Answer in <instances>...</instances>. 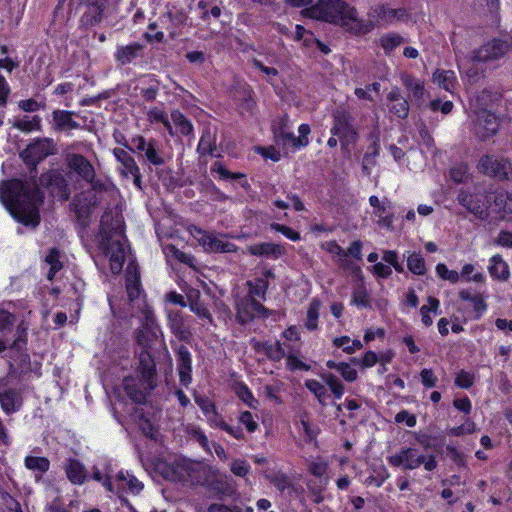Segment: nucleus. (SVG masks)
I'll list each match as a JSON object with an SVG mask.
<instances>
[{
  "mask_svg": "<svg viewBox=\"0 0 512 512\" xmlns=\"http://www.w3.org/2000/svg\"><path fill=\"white\" fill-rule=\"evenodd\" d=\"M53 153L52 139L42 138L30 143L20 154L25 164L31 167L29 180L13 179L0 188V200L11 216L32 229L40 224V206L44 202V194L36 181V166Z\"/></svg>",
  "mask_w": 512,
  "mask_h": 512,
  "instance_id": "nucleus-1",
  "label": "nucleus"
},
{
  "mask_svg": "<svg viewBox=\"0 0 512 512\" xmlns=\"http://www.w3.org/2000/svg\"><path fill=\"white\" fill-rule=\"evenodd\" d=\"M306 17L339 24L348 29H354L358 25L357 13L342 0H318V2L302 11Z\"/></svg>",
  "mask_w": 512,
  "mask_h": 512,
  "instance_id": "nucleus-2",
  "label": "nucleus"
},
{
  "mask_svg": "<svg viewBox=\"0 0 512 512\" xmlns=\"http://www.w3.org/2000/svg\"><path fill=\"white\" fill-rule=\"evenodd\" d=\"M110 218L111 212L106 211L101 217L100 227L106 239L105 250L110 260V269L112 273L118 274L126 259L125 243L127 239L120 220H116L115 224L110 227L108 224Z\"/></svg>",
  "mask_w": 512,
  "mask_h": 512,
  "instance_id": "nucleus-3",
  "label": "nucleus"
},
{
  "mask_svg": "<svg viewBox=\"0 0 512 512\" xmlns=\"http://www.w3.org/2000/svg\"><path fill=\"white\" fill-rule=\"evenodd\" d=\"M388 463L394 467L404 470H414L421 465L426 471H433L437 468L438 462L434 455H424L417 448L405 447L387 458Z\"/></svg>",
  "mask_w": 512,
  "mask_h": 512,
  "instance_id": "nucleus-4",
  "label": "nucleus"
},
{
  "mask_svg": "<svg viewBox=\"0 0 512 512\" xmlns=\"http://www.w3.org/2000/svg\"><path fill=\"white\" fill-rule=\"evenodd\" d=\"M67 167L77 175V177L90 184L92 190H106V183L97 178L96 171L92 163L83 155L78 153H68L65 157Z\"/></svg>",
  "mask_w": 512,
  "mask_h": 512,
  "instance_id": "nucleus-5",
  "label": "nucleus"
},
{
  "mask_svg": "<svg viewBox=\"0 0 512 512\" xmlns=\"http://www.w3.org/2000/svg\"><path fill=\"white\" fill-rule=\"evenodd\" d=\"M512 49V37L505 35L493 38L473 51L471 61L492 62L504 57Z\"/></svg>",
  "mask_w": 512,
  "mask_h": 512,
  "instance_id": "nucleus-6",
  "label": "nucleus"
},
{
  "mask_svg": "<svg viewBox=\"0 0 512 512\" xmlns=\"http://www.w3.org/2000/svg\"><path fill=\"white\" fill-rule=\"evenodd\" d=\"M457 200L460 205L479 219L484 220L488 217L490 197L480 187L476 186L473 193L461 189L457 195Z\"/></svg>",
  "mask_w": 512,
  "mask_h": 512,
  "instance_id": "nucleus-7",
  "label": "nucleus"
},
{
  "mask_svg": "<svg viewBox=\"0 0 512 512\" xmlns=\"http://www.w3.org/2000/svg\"><path fill=\"white\" fill-rule=\"evenodd\" d=\"M141 327L139 328L136 341L143 350H151L159 340L161 331L156 323L155 315L150 307L145 305L142 309Z\"/></svg>",
  "mask_w": 512,
  "mask_h": 512,
  "instance_id": "nucleus-8",
  "label": "nucleus"
},
{
  "mask_svg": "<svg viewBox=\"0 0 512 512\" xmlns=\"http://www.w3.org/2000/svg\"><path fill=\"white\" fill-rule=\"evenodd\" d=\"M130 147L133 151L140 153L145 159L154 166H162L166 163L165 153L161 149L160 143L153 138H145L137 135L131 138Z\"/></svg>",
  "mask_w": 512,
  "mask_h": 512,
  "instance_id": "nucleus-9",
  "label": "nucleus"
},
{
  "mask_svg": "<svg viewBox=\"0 0 512 512\" xmlns=\"http://www.w3.org/2000/svg\"><path fill=\"white\" fill-rule=\"evenodd\" d=\"M103 486L108 491L118 494L121 502L131 510H134L132 505L120 494L122 492L138 494L143 489V484L135 476L124 472H119L116 475L114 482H112L109 478H106V480L103 482Z\"/></svg>",
  "mask_w": 512,
  "mask_h": 512,
  "instance_id": "nucleus-10",
  "label": "nucleus"
},
{
  "mask_svg": "<svg viewBox=\"0 0 512 512\" xmlns=\"http://www.w3.org/2000/svg\"><path fill=\"white\" fill-rule=\"evenodd\" d=\"M333 126L331 133L340 138L342 146L354 143L357 140V132L352 126V116L344 108H338L333 114Z\"/></svg>",
  "mask_w": 512,
  "mask_h": 512,
  "instance_id": "nucleus-11",
  "label": "nucleus"
},
{
  "mask_svg": "<svg viewBox=\"0 0 512 512\" xmlns=\"http://www.w3.org/2000/svg\"><path fill=\"white\" fill-rule=\"evenodd\" d=\"M477 167L480 172L500 180H508L512 174L510 162L496 156L484 155L479 160Z\"/></svg>",
  "mask_w": 512,
  "mask_h": 512,
  "instance_id": "nucleus-12",
  "label": "nucleus"
},
{
  "mask_svg": "<svg viewBox=\"0 0 512 512\" xmlns=\"http://www.w3.org/2000/svg\"><path fill=\"white\" fill-rule=\"evenodd\" d=\"M41 185L50 190L52 196L63 201L70 195L68 182L65 177L57 170H50L42 174L39 178L38 186Z\"/></svg>",
  "mask_w": 512,
  "mask_h": 512,
  "instance_id": "nucleus-13",
  "label": "nucleus"
},
{
  "mask_svg": "<svg viewBox=\"0 0 512 512\" xmlns=\"http://www.w3.org/2000/svg\"><path fill=\"white\" fill-rule=\"evenodd\" d=\"M255 316H268V310L256 299L243 297L236 303V317L239 323L246 324Z\"/></svg>",
  "mask_w": 512,
  "mask_h": 512,
  "instance_id": "nucleus-14",
  "label": "nucleus"
},
{
  "mask_svg": "<svg viewBox=\"0 0 512 512\" xmlns=\"http://www.w3.org/2000/svg\"><path fill=\"white\" fill-rule=\"evenodd\" d=\"M141 376L143 387L146 390L152 391L156 387V364L152 357L151 351L141 350L139 353V365L137 368Z\"/></svg>",
  "mask_w": 512,
  "mask_h": 512,
  "instance_id": "nucleus-15",
  "label": "nucleus"
},
{
  "mask_svg": "<svg viewBox=\"0 0 512 512\" xmlns=\"http://www.w3.org/2000/svg\"><path fill=\"white\" fill-rule=\"evenodd\" d=\"M113 154L120 163L118 169L121 175L126 178L132 176L133 183L135 184V186L141 189L142 187L140 169L137 166L134 158L122 148H115L113 150Z\"/></svg>",
  "mask_w": 512,
  "mask_h": 512,
  "instance_id": "nucleus-16",
  "label": "nucleus"
},
{
  "mask_svg": "<svg viewBox=\"0 0 512 512\" xmlns=\"http://www.w3.org/2000/svg\"><path fill=\"white\" fill-rule=\"evenodd\" d=\"M499 128V121L495 114L482 109L477 112L476 132L482 139H488L493 136Z\"/></svg>",
  "mask_w": 512,
  "mask_h": 512,
  "instance_id": "nucleus-17",
  "label": "nucleus"
},
{
  "mask_svg": "<svg viewBox=\"0 0 512 512\" xmlns=\"http://www.w3.org/2000/svg\"><path fill=\"white\" fill-rule=\"evenodd\" d=\"M168 326L172 333L180 340L187 341L191 337L188 317L179 310L167 311Z\"/></svg>",
  "mask_w": 512,
  "mask_h": 512,
  "instance_id": "nucleus-18",
  "label": "nucleus"
},
{
  "mask_svg": "<svg viewBox=\"0 0 512 512\" xmlns=\"http://www.w3.org/2000/svg\"><path fill=\"white\" fill-rule=\"evenodd\" d=\"M80 4L86 7L80 19L83 27H93L102 21L106 3L98 2L97 0H80Z\"/></svg>",
  "mask_w": 512,
  "mask_h": 512,
  "instance_id": "nucleus-19",
  "label": "nucleus"
},
{
  "mask_svg": "<svg viewBox=\"0 0 512 512\" xmlns=\"http://www.w3.org/2000/svg\"><path fill=\"white\" fill-rule=\"evenodd\" d=\"M197 232V240L207 251L220 253H231L236 251V245L229 241H223L217 236L202 230H197Z\"/></svg>",
  "mask_w": 512,
  "mask_h": 512,
  "instance_id": "nucleus-20",
  "label": "nucleus"
},
{
  "mask_svg": "<svg viewBox=\"0 0 512 512\" xmlns=\"http://www.w3.org/2000/svg\"><path fill=\"white\" fill-rule=\"evenodd\" d=\"M177 369L179 380L184 386H188L192 381V357L185 345H180L176 349Z\"/></svg>",
  "mask_w": 512,
  "mask_h": 512,
  "instance_id": "nucleus-21",
  "label": "nucleus"
},
{
  "mask_svg": "<svg viewBox=\"0 0 512 512\" xmlns=\"http://www.w3.org/2000/svg\"><path fill=\"white\" fill-rule=\"evenodd\" d=\"M125 287L128 299L131 303L137 300L142 292L140 273L134 261L128 263L125 275Z\"/></svg>",
  "mask_w": 512,
  "mask_h": 512,
  "instance_id": "nucleus-22",
  "label": "nucleus"
},
{
  "mask_svg": "<svg viewBox=\"0 0 512 512\" xmlns=\"http://www.w3.org/2000/svg\"><path fill=\"white\" fill-rule=\"evenodd\" d=\"M389 112L400 119H405L409 114V103L401 94L398 87H394L386 96Z\"/></svg>",
  "mask_w": 512,
  "mask_h": 512,
  "instance_id": "nucleus-23",
  "label": "nucleus"
},
{
  "mask_svg": "<svg viewBox=\"0 0 512 512\" xmlns=\"http://www.w3.org/2000/svg\"><path fill=\"white\" fill-rule=\"evenodd\" d=\"M401 80L408 92L411 102L420 107L424 103V82L410 74H403Z\"/></svg>",
  "mask_w": 512,
  "mask_h": 512,
  "instance_id": "nucleus-24",
  "label": "nucleus"
},
{
  "mask_svg": "<svg viewBox=\"0 0 512 512\" xmlns=\"http://www.w3.org/2000/svg\"><path fill=\"white\" fill-rule=\"evenodd\" d=\"M176 469L183 480L199 482L202 478L203 465L200 462L183 459L176 463Z\"/></svg>",
  "mask_w": 512,
  "mask_h": 512,
  "instance_id": "nucleus-25",
  "label": "nucleus"
},
{
  "mask_svg": "<svg viewBox=\"0 0 512 512\" xmlns=\"http://www.w3.org/2000/svg\"><path fill=\"white\" fill-rule=\"evenodd\" d=\"M144 46L134 42L125 46H118L114 54L115 60L122 66L130 64L143 52Z\"/></svg>",
  "mask_w": 512,
  "mask_h": 512,
  "instance_id": "nucleus-26",
  "label": "nucleus"
},
{
  "mask_svg": "<svg viewBox=\"0 0 512 512\" xmlns=\"http://www.w3.org/2000/svg\"><path fill=\"white\" fill-rule=\"evenodd\" d=\"M74 113L66 110H54L52 119L54 128L58 131H71L80 128V124L73 119Z\"/></svg>",
  "mask_w": 512,
  "mask_h": 512,
  "instance_id": "nucleus-27",
  "label": "nucleus"
},
{
  "mask_svg": "<svg viewBox=\"0 0 512 512\" xmlns=\"http://www.w3.org/2000/svg\"><path fill=\"white\" fill-rule=\"evenodd\" d=\"M487 269L490 276L495 280L505 282L510 277L509 266L499 254L493 255L489 259V265Z\"/></svg>",
  "mask_w": 512,
  "mask_h": 512,
  "instance_id": "nucleus-28",
  "label": "nucleus"
},
{
  "mask_svg": "<svg viewBox=\"0 0 512 512\" xmlns=\"http://www.w3.org/2000/svg\"><path fill=\"white\" fill-rule=\"evenodd\" d=\"M247 249L248 252L253 256H263L273 259L279 258L284 253L280 245L270 242L253 244L250 245Z\"/></svg>",
  "mask_w": 512,
  "mask_h": 512,
  "instance_id": "nucleus-29",
  "label": "nucleus"
},
{
  "mask_svg": "<svg viewBox=\"0 0 512 512\" xmlns=\"http://www.w3.org/2000/svg\"><path fill=\"white\" fill-rule=\"evenodd\" d=\"M67 478L71 483L81 485L86 479V469L84 465L76 459H68L65 466Z\"/></svg>",
  "mask_w": 512,
  "mask_h": 512,
  "instance_id": "nucleus-30",
  "label": "nucleus"
},
{
  "mask_svg": "<svg viewBox=\"0 0 512 512\" xmlns=\"http://www.w3.org/2000/svg\"><path fill=\"white\" fill-rule=\"evenodd\" d=\"M123 386L129 398L136 403H142L145 400L146 392H150L149 390L144 389L142 381L140 387H138L132 377L124 378Z\"/></svg>",
  "mask_w": 512,
  "mask_h": 512,
  "instance_id": "nucleus-31",
  "label": "nucleus"
},
{
  "mask_svg": "<svg viewBox=\"0 0 512 512\" xmlns=\"http://www.w3.org/2000/svg\"><path fill=\"white\" fill-rule=\"evenodd\" d=\"M0 404L1 408L6 414H12L19 410L20 401L18 397V393L15 390H6L4 392H0Z\"/></svg>",
  "mask_w": 512,
  "mask_h": 512,
  "instance_id": "nucleus-32",
  "label": "nucleus"
},
{
  "mask_svg": "<svg viewBox=\"0 0 512 512\" xmlns=\"http://www.w3.org/2000/svg\"><path fill=\"white\" fill-rule=\"evenodd\" d=\"M379 20L385 23H392L395 20L404 21L407 19V11L405 9H391L385 6H379L375 9Z\"/></svg>",
  "mask_w": 512,
  "mask_h": 512,
  "instance_id": "nucleus-33",
  "label": "nucleus"
},
{
  "mask_svg": "<svg viewBox=\"0 0 512 512\" xmlns=\"http://www.w3.org/2000/svg\"><path fill=\"white\" fill-rule=\"evenodd\" d=\"M459 297L463 301L471 302L474 311L477 313V318H479L484 311L487 309V304L485 302V298L482 294H472L470 290L463 289L459 292Z\"/></svg>",
  "mask_w": 512,
  "mask_h": 512,
  "instance_id": "nucleus-34",
  "label": "nucleus"
},
{
  "mask_svg": "<svg viewBox=\"0 0 512 512\" xmlns=\"http://www.w3.org/2000/svg\"><path fill=\"white\" fill-rule=\"evenodd\" d=\"M433 82L444 90L451 92L456 84V75L451 70H437L433 74Z\"/></svg>",
  "mask_w": 512,
  "mask_h": 512,
  "instance_id": "nucleus-35",
  "label": "nucleus"
},
{
  "mask_svg": "<svg viewBox=\"0 0 512 512\" xmlns=\"http://www.w3.org/2000/svg\"><path fill=\"white\" fill-rule=\"evenodd\" d=\"M200 293L196 290L191 291L188 294V306L192 312H194L200 318H206L212 322V316L208 308L199 301Z\"/></svg>",
  "mask_w": 512,
  "mask_h": 512,
  "instance_id": "nucleus-36",
  "label": "nucleus"
},
{
  "mask_svg": "<svg viewBox=\"0 0 512 512\" xmlns=\"http://www.w3.org/2000/svg\"><path fill=\"white\" fill-rule=\"evenodd\" d=\"M493 201L499 213L512 214V192L498 191Z\"/></svg>",
  "mask_w": 512,
  "mask_h": 512,
  "instance_id": "nucleus-37",
  "label": "nucleus"
},
{
  "mask_svg": "<svg viewBox=\"0 0 512 512\" xmlns=\"http://www.w3.org/2000/svg\"><path fill=\"white\" fill-rule=\"evenodd\" d=\"M61 255L60 252L56 248H52L49 250L48 254L45 257V262L49 265V271L47 273V279L53 280L56 273L60 271L63 267V264L60 260Z\"/></svg>",
  "mask_w": 512,
  "mask_h": 512,
  "instance_id": "nucleus-38",
  "label": "nucleus"
},
{
  "mask_svg": "<svg viewBox=\"0 0 512 512\" xmlns=\"http://www.w3.org/2000/svg\"><path fill=\"white\" fill-rule=\"evenodd\" d=\"M405 42L404 38L397 33L384 34L380 38V45L386 55H390L397 47Z\"/></svg>",
  "mask_w": 512,
  "mask_h": 512,
  "instance_id": "nucleus-39",
  "label": "nucleus"
},
{
  "mask_svg": "<svg viewBox=\"0 0 512 512\" xmlns=\"http://www.w3.org/2000/svg\"><path fill=\"white\" fill-rule=\"evenodd\" d=\"M269 482L280 492L289 490L292 487L291 478L283 472H273L266 475Z\"/></svg>",
  "mask_w": 512,
  "mask_h": 512,
  "instance_id": "nucleus-40",
  "label": "nucleus"
},
{
  "mask_svg": "<svg viewBox=\"0 0 512 512\" xmlns=\"http://www.w3.org/2000/svg\"><path fill=\"white\" fill-rule=\"evenodd\" d=\"M171 119L174 123V126L182 135H190L193 131V126L191 122L178 110H175L171 113Z\"/></svg>",
  "mask_w": 512,
  "mask_h": 512,
  "instance_id": "nucleus-41",
  "label": "nucleus"
},
{
  "mask_svg": "<svg viewBox=\"0 0 512 512\" xmlns=\"http://www.w3.org/2000/svg\"><path fill=\"white\" fill-rule=\"evenodd\" d=\"M13 126L22 132H31L33 130L41 129V118L37 115L33 117L25 116L22 119H18L14 122Z\"/></svg>",
  "mask_w": 512,
  "mask_h": 512,
  "instance_id": "nucleus-42",
  "label": "nucleus"
},
{
  "mask_svg": "<svg viewBox=\"0 0 512 512\" xmlns=\"http://www.w3.org/2000/svg\"><path fill=\"white\" fill-rule=\"evenodd\" d=\"M274 135L278 143L283 146H292L298 148V142L296 136L288 131L285 124L274 130Z\"/></svg>",
  "mask_w": 512,
  "mask_h": 512,
  "instance_id": "nucleus-43",
  "label": "nucleus"
},
{
  "mask_svg": "<svg viewBox=\"0 0 512 512\" xmlns=\"http://www.w3.org/2000/svg\"><path fill=\"white\" fill-rule=\"evenodd\" d=\"M320 307L321 301L317 298H313L308 307L307 320L305 323V326L308 330L312 331L317 328Z\"/></svg>",
  "mask_w": 512,
  "mask_h": 512,
  "instance_id": "nucleus-44",
  "label": "nucleus"
},
{
  "mask_svg": "<svg viewBox=\"0 0 512 512\" xmlns=\"http://www.w3.org/2000/svg\"><path fill=\"white\" fill-rule=\"evenodd\" d=\"M18 107L24 112H36L46 107L45 98L37 95L35 98L20 100Z\"/></svg>",
  "mask_w": 512,
  "mask_h": 512,
  "instance_id": "nucleus-45",
  "label": "nucleus"
},
{
  "mask_svg": "<svg viewBox=\"0 0 512 512\" xmlns=\"http://www.w3.org/2000/svg\"><path fill=\"white\" fill-rule=\"evenodd\" d=\"M249 294L247 297L265 298V294L268 288V281L265 278H257L254 281H248Z\"/></svg>",
  "mask_w": 512,
  "mask_h": 512,
  "instance_id": "nucleus-46",
  "label": "nucleus"
},
{
  "mask_svg": "<svg viewBox=\"0 0 512 512\" xmlns=\"http://www.w3.org/2000/svg\"><path fill=\"white\" fill-rule=\"evenodd\" d=\"M407 267L415 275H424L427 271L424 258L419 253L407 257Z\"/></svg>",
  "mask_w": 512,
  "mask_h": 512,
  "instance_id": "nucleus-47",
  "label": "nucleus"
},
{
  "mask_svg": "<svg viewBox=\"0 0 512 512\" xmlns=\"http://www.w3.org/2000/svg\"><path fill=\"white\" fill-rule=\"evenodd\" d=\"M25 466L29 470L38 471L43 474L49 470L50 461L46 457L27 456Z\"/></svg>",
  "mask_w": 512,
  "mask_h": 512,
  "instance_id": "nucleus-48",
  "label": "nucleus"
},
{
  "mask_svg": "<svg viewBox=\"0 0 512 512\" xmlns=\"http://www.w3.org/2000/svg\"><path fill=\"white\" fill-rule=\"evenodd\" d=\"M321 378L328 385L334 396L340 399L344 393L342 382L330 372L322 373Z\"/></svg>",
  "mask_w": 512,
  "mask_h": 512,
  "instance_id": "nucleus-49",
  "label": "nucleus"
},
{
  "mask_svg": "<svg viewBox=\"0 0 512 512\" xmlns=\"http://www.w3.org/2000/svg\"><path fill=\"white\" fill-rule=\"evenodd\" d=\"M428 304H429L428 306L424 305L420 309L421 321L427 327L431 326L433 323V320L430 317L429 313L433 312V313L437 314L440 302L437 298L429 297Z\"/></svg>",
  "mask_w": 512,
  "mask_h": 512,
  "instance_id": "nucleus-50",
  "label": "nucleus"
},
{
  "mask_svg": "<svg viewBox=\"0 0 512 512\" xmlns=\"http://www.w3.org/2000/svg\"><path fill=\"white\" fill-rule=\"evenodd\" d=\"M459 275L466 282L473 281L475 283H484L486 281L485 275L481 272H476V268L473 264H465Z\"/></svg>",
  "mask_w": 512,
  "mask_h": 512,
  "instance_id": "nucleus-51",
  "label": "nucleus"
},
{
  "mask_svg": "<svg viewBox=\"0 0 512 512\" xmlns=\"http://www.w3.org/2000/svg\"><path fill=\"white\" fill-rule=\"evenodd\" d=\"M350 342L351 340L348 336L337 337L333 340V344L336 347H342L343 351L348 354H352L363 347L359 340H353L352 343Z\"/></svg>",
  "mask_w": 512,
  "mask_h": 512,
  "instance_id": "nucleus-52",
  "label": "nucleus"
},
{
  "mask_svg": "<svg viewBox=\"0 0 512 512\" xmlns=\"http://www.w3.org/2000/svg\"><path fill=\"white\" fill-rule=\"evenodd\" d=\"M185 431L192 440L198 442L204 450L209 451L208 438L199 427L189 425Z\"/></svg>",
  "mask_w": 512,
  "mask_h": 512,
  "instance_id": "nucleus-53",
  "label": "nucleus"
},
{
  "mask_svg": "<svg viewBox=\"0 0 512 512\" xmlns=\"http://www.w3.org/2000/svg\"><path fill=\"white\" fill-rule=\"evenodd\" d=\"M351 304L361 308L370 307L369 295L366 288L363 285H360L357 289L354 290L352 294Z\"/></svg>",
  "mask_w": 512,
  "mask_h": 512,
  "instance_id": "nucleus-54",
  "label": "nucleus"
},
{
  "mask_svg": "<svg viewBox=\"0 0 512 512\" xmlns=\"http://www.w3.org/2000/svg\"><path fill=\"white\" fill-rule=\"evenodd\" d=\"M305 387L312 392L321 404H324V398L327 395V390L323 384L314 379L305 381Z\"/></svg>",
  "mask_w": 512,
  "mask_h": 512,
  "instance_id": "nucleus-55",
  "label": "nucleus"
},
{
  "mask_svg": "<svg viewBox=\"0 0 512 512\" xmlns=\"http://www.w3.org/2000/svg\"><path fill=\"white\" fill-rule=\"evenodd\" d=\"M215 143H214V137L211 135L210 132H205L198 144V151L201 154H211L213 155L215 150Z\"/></svg>",
  "mask_w": 512,
  "mask_h": 512,
  "instance_id": "nucleus-56",
  "label": "nucleus"
},
{
  "mask_svg": "<svg viewBox=\"0 0 512 512\" xmlns=\"http://www.w3.org/2000/svg\"><path fill=\"white\" fill-rule=\"evenodd\" d=\"M264 354L272 361H280L287 355L280 342L274 344L268 343Z\"/></svg>",
  "mask_w": 512,
  "mask_h": 512,
  "instance_id": "nucleus-57",
  "label": "nucleus"
},
{
  "mask_svg": "<svg viewBox=\"0 0 512 512\" xmlns=\"http://www.w3.org/2000/svg\"><path fill=\"white\" fill-rule=\"evenodd\" d=\"M436 273L441 279L448 280L451 283H457L460 279V275L457 271L449 270L443 263L436 265Z\"/></svg>",
  "mask_w": 512,
  "mask_h": 512,
  "instance_id": "nucleus-58",
  "label": "nucleus"
},
{
  "mask_svg": "<svg viewBox=\"0 0 512 512\" xmlns=\"http://www.w3.org/2000/svg\"><path fill=\"white\" fill-rule=\"evenodd\" d=\"M449 174L455 183H462L468 178V166L464 163L456 164L451 167Z\"/></svg>",
  "mask_w": 512,
  "mask_h": 512,
  "instance_id": "nucleus-59",
  "label": "nucleus"
},
{
  "mask_svg": "<svg viewBox=\"0 0 512 512\" xmlns=\"http://www.w3.org/2000/svg\"><path fill=\"white\" fill-rule=\"evenodd\" d=\"M473 383L474 374L464 370H461L455 378V385L460 388L468 389L473 385Z\"/></svg>",
  "mask_w": 512,
  "mask_h": 512,
  "instance_id": "nucleus-60",
  "label": "nucleus"
},
{
  "mask_svg": "<svg viewBox=\"0 0 512 512\" xmlns=\"http://www.w3.org/2000/svg\"><path fill=\"white\" fill-rule=\"evenodd\" d=\"M370 205L375 209L374 214L377 217H381L387 213L388 208L390 207V202L388 201H380L377 196H370L369 198Z\"/></svg>",
  "mask_w": 512,
  "mask_h": 512,
  "instance_id": "nucleus-61",
  "label": "nucleus"
},
{
  "mask_svg": "<svg viewBox=\"0 0 512 512\" xmlns=\"http://www.w3.org/2000/svg\"><path fill=\"white\" fill-rule=\"evenodd\" d=\"M270 228L272 230L282 233L284 236H286L288 239H290L292 241L300 240V234L288 226H285L283 224H278V223H272V224H270Z\"/></svg>",
  "mask_w": 512,
  "mask_h": 512,
  "instance_id": "nucleus-62",
  "label": "nucleus"
},
{
  "mask_svg": "<svg viewBox=\"0 0 512 512\" xmlns=\"http://www.w3.org/2000/svg\"><path fill=\"white\" fill-rule=\"evenodd\" d=\"M16 335L17 337L10 347L11 349L20 351L26 345L27 342V329L19 325L16 330Z\"/></svg>",
  "mask_w": 512,
  "mask_h": 512,
  "instance_id": "nucleus-63",
  "label": "nucleus"
},
{
  "mask_svg": "<svg viewBox=\"0 0 512 512\" xmlns=\"http://www.w3.org/2000/svg\"><path fill=\"white\" fill-rule=\"evenodd\" d=\"M211 171L218 173L220 178L223 180L238 179L242 177V174L240 173H232L228 171L220 162L214 163L211 167Z\"/></svg>",
  "mask_w": 512,
  "mask_h": 512,
  "instance_id": "nucleus-64",
  "label": "nucleus"
}]
</instances>
